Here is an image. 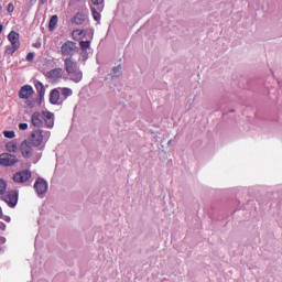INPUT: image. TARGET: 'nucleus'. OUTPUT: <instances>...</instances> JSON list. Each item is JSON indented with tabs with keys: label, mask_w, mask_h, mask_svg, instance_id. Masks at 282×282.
Here are the masks:
<instances>
[{
	"label": "nucleus",
	"mask_w": 282,
	"mask_h": 282,
	"mask_svg": "<svg viewBox=\"0 0 282 282\" xmlns=\"http://www.w3.org/2000/svg\"><path fill=\"white\" fill-rule=\"evenodd\" d=\"M7 10L8 12H14V6L12 3H9Z\"/></svg>",
	"instance_id": "bb28decb"
},
{
	"label": "nucleus",
	"mask_w": 282,
	"mask_h": 282,
	"mask_svg": "<svg viewBox=\"0 0 282 282\" xmlns=\"http://www.w3.org/2000/svg\"><path fill=\"white\" fill-rule=\"evenodd\" d=\"M40 3L43 6V4L47 3V0H40Z\"/></svg>",
	"instance_id": "c85d7f7f"
},
{
	"label": "nucleus",
	"mask_w": 282,
	"mask_h": 282,
	"mask_svg": "<svg viewBox=\"0 0 282 282\" xmlns=\"http://www.w3.org/2000/svg\"><path fill=\"white\" fill-rule=\"evenodd\" d=\"M19 129H21V131H25V129H28V123H20Z\"/></svg>",
	"instance_id": "a878e982"
},
{
	"label": "nucleus",
	"mask_w": 282,
	"mask_h": 282,
	"mask_svg": "<svg viewBox=\"0 0 282 282\" xmlns=\"http://www.w3.org/2000/svg\"><path fill=\"white\" fill-rule=\"evenodd\" d=\"M69 75L72 76V80H74V83H80V80H83V73L79 72L78 68Z\"/></svg>",
	"instance_id": "dca6fc26"
},
{
	"label": "nucleus",
	"mask_w": 282,
	"mask_h": 282,
	"mask_svg": "<svg viewBox=\"0 0 282 282\" xmlns=\"http://www.w3.org/2000/svg\"><path fill=\"white\" fill-rule=\"evenodd\" d=\"M34 94V90L32 89V86H23L20 89V98L28 100V98H30V96H32Z\"/></svg>",
	"instance_id": "9b49d317"
},
{
	"label": "nucleus",
	"mask_w": 282,
	"mask_h": 282,
	"mask_svg": "<svg viewBox=\"0 0 282 282\" xmlns=\"http://www.w3.org/2000/svg\"><path fill=\"white\" fill-rule=\"evenodd\" d=\"M26 61H34V53H29L26 55Z\"/></svg>",
	"instance_id": "cd10ccee"
},
{
	"label": "nucleus",
	"mask_w": 282,
	"mask_h": 282,
	"mask_svg": "<svg viewBox=\"0 0 282 282\" xmlns=\"http://www.w3.org/2000/svg\"><path fill=\"white\" fill-rule=\"evenodd\" d=\"M6 149L9 153H21L23 158L32 156V143L31 142H7Z\"/></svg>",
	"instance_id": "f257e3e1"
},
{
	"label": "nucleus",
	"mask_w": 282,
	"mask_h": 282,
	"mask_svg": "<svg viewBox=\"0 0 282 282\" xmlns=\"http://www.w3.org/2000/svg\"><path fill=\"white\" fill-rule=\"evenodd\" d=\"M1 10H3V8H2L1 4H0V12H1Z\"/></svg>",
	"instance_id": "2f4dec72"
},
{
	"label": "nucleus",
	"mask_w": 282,
	"mask_h": 282,
	"mask_svg": "<svg viewBox=\"0 0 282 282\" xmlns=\"http://www.w3.org/2000/svg\"><path fill=\"white\" fill-rule=\"evenodd\" d=\"M36 91L40 96V98H43L45 96V87L43 86V83L37 82L35 84Z\"/></svg>",
	"instance_id": "f3484780"
},
{
	"label": "nucleus",
	"mask_w": 282,
	"mask_h": 282,
	"mask_svg": "<svg viewBox=\"0 0 282 282\" xmlns=\"http://www.w3.org/2000/svg\"><path fill=\"white\" fill-rule=\"evenodd\" d=\"M2 199L10 206V208H14L19 202V192L11 191L8 194L2 195Z\"/></svg>",
	"instance_id": "39448f33"
},
{
	"label": "nucleus",
	"mask_w": 282,
	"mask_h": 282,
	"mask_svg": "<svg viewBox=\"0 0 282 282\" xmlns=\"http://www.w3.org/2000/svg\"><path fill=\"white\" fill-rule=\"evenodd\" d=\"M122 74V65H118L117 67L112 68L111 76L112 78H118Z\"/></svg>",
	"instance_id": "6ab92c4d"
},
{
	"label": "nucleus",
	"mask_w": 282,
	"mask_h": 282,
	"mask_svg": "<svg viewBox=\"0 0 282 282\" xmlns=\"http://www.w3.org/2000/svg\"><path fill=\"white\" fill-rule=\"evenodd\" d=\"M8 39L11 43V46H7L6 54H12L17 50H19L21 45V42H19V39H20L19 33H17L15 31H11L8 35Z\"/></svg>",
	"instance_id": "f03ea898"
},
{
	"label": "nucleus",
	"mask_w": 282,
	"mask_h": 282,
	"mask_svg": "<svg viewBox=\"0 0 282 282\" xmlns=\"http://www.w3.org/2000/svg\"><path fill=\"white\" fill-rule=\"evenodd\" d=\"M46 77L50 78V80H52L53 83L61 80V78L63 77V68H54L50 70L46 74Z\"/></svg>",
	"instance_id": "9d476101"
},
{
	"label": "nucleus",
	"mask_w": 282,
	"mask_h": 282,
	"mask_svg": "<svg viewBox=\"0 0 282 282\" xmlns=\"http://www.w3.org/2000/svg\"><path fill=\"white\" fill-rule=\"evenodd\" d=\"M6 188H8V184L6 183V181L0 178V195H3V193H6Z\"/></svg>",
	"instance_id": "aec40b11"
},
{
	"label": "nucleus",
	"mask_w": 282,
	"mask_h": 282,
	"mask_svg": "<svg viewBox=\"0 0 282 282\" xmlns=\"http://www.w3.org/2000/svg\"><path fill=\"white\" fill-rule=\"evenodd\" d=\"M32 124H34V127H41V124H43V120H41V112L33 113Z\"/></svg>",
	"instance_id": "2eb2a0df"
},
{
	"label": "nucleus",
	"mask_w": 282,
	"mask_h": 282,
	"mask_svg": "<svg viewBox=\"0 0 282 282\" xmlns=\"http://www.w3.org/2000/svg\"><path fill=\"white\" fill-rule=\"evenodd\" d=\"M59 98H61V93L58 91V89H53L50 95V102L52 105H56Z\"/></svg>",
	"instance_id": "ddd939ff"
},
{
	"label": "nucleus",
	"mask_w": 282,
	"mask_h": 282,
	"mask_svg": "<svg viewBox=\"0 0 282 282\" xmlns=\"http://www.w3.org/2000/svg\"><path fill=\"white\" fill-rule=\"evenodd\" d=\"M85 21H87V15L82 13H77L73 19V23H75V25H83Z\"/></svg>",
	"instance_id": "4468645a"
},
{
	"label": "nucleus",
	"mask_w": 282,
	"mask_h": 282,
	"mask_svg": "<svg viewBox=\"0 0 282 282\" xmlns=\"http://www.w3.org/2000/svg\"><path fill=\"white\" fill-rule=\"evenodd\" d=\"M77 52H78V46L73 41L65 42L61 47L62 56H68L72 58V56H74V54H77Z\"/></svg>",
	"instance_id": "7ed1b4c3"
},
{
	"label": "nucleus",
	"mask_w": 282,
	"mask_h": 282,
	"mask_svg": "<svg viewBox=\"0 0 282 282\" xmlns=\"http://www.w3.org/2000/svg\"><path fill=\"white\" fill-rule=\"evenodd\" d=\"M30 177H32V172H30V170H23L13 175V182L17 184H25Z\"/></svg>",
	"instance_id": "423d86ee"
},
{
	"label": "nucleus",
	"mask_w": 282,
	"mask_h": 282,
	"mask_svg": "<svg viewBox=\"0 0 282 282\" xmlns=\"http://www.w3.org/2000/svg\"><path fill=\"white\" fill-rule=\"evenodd\" d=\"M56 23H58V15H52L48 24V30H51V32L56 28Z\"/></svg>",
	"instance_id": "a211bd4d"
},
{
	"label": "nucleus",
	"mask_w": 282,
	"mask_h": 282,
	"mask_svg": "<svg viewBox=\"0 0 282 282\" xmlns=\"http://www.w3.org/2000/svg\"><path fill=\"white\" fill-rule=\"evenodd\" d=\"M91 3L94 6H102V3H105V0H91Z\"/></svg>",
	"instance_id": "393cba45"
},
{
	"label": "nucleus",
	"mask_w": 282,
	"mask_h": 282,
	"mask_svg": "<svg viewBox=\"0 0 282 282\" xmlns=\"http://www.w3.org/2000/svg\"><path fill=\"white\" fill-rule=\"evenodd\" d=\"M50 135V131L39 129L33 132L32 138L35 142H47Z\"/></svg>",
	"instance_id": "0eeeda50"
},
{
	"label": "nucleus",
	"mask_w": 282,
	"mask_h": 282,
	"mask_svg": "<svg viewBox=\"0 0 282 282\" xmlns=\"http://www.w3.org/2000/svg\"><path fill=\"white\" fill-rule=\"evenodd\" d=\"M19 163V159L17 155L10 153L0 154V164L1 166H14V164Z\"/></svg>",
	"instance_id": "20e7f679"
},
{
	"label": "nucleus",
	"mask_w": 282,
	"mask_h": 282,
	"mask_svg": "<svg viewBox=\"0 0 282 282\" xmlns=\"http://www.w3.org/2000/svg\"><path fill=\"white\" fill-rule=\"evenodd\" d=\"M62 95H63L64 98H67L68 96H72V89L62 88Z\"/></svg>",
	"instance_id": "4be33fe9"
},
{
	"label": "nucleus",
	"mask_w": 282,
	"mask_h": 282,
	"mask_svg": "<svg viewBox=\"0 0 282 282\" xmlns=\"http://www.w3.org/2000/svg\"><path fill=\"white\" fill-rule=\"evenodd\" d=\"M64 65H65V72L67 74H74L78 69V64L74 62V58L72 57H66L64 59Z\"/></svg>",
	"instance_id": "6e6552de"
},
{
	"label": "nucleus",
	"mask_w": 282,
	"mask_h": 282,
	"mask_svg": "<svg viewBox=\"0 0 282 282\" xmlns=\"http://www.w3.org/2000/svg\"><path fill=\"white\" fill-rule=\"evenodd\" d=\"M1 217H3V212H2V209L0 207V219H1Z\"/></svg>",
	"instance_id": "c756f323"
},
{
	"label": "nucleus",
	"mask_w": 282,
	"mask_h": 282,
	"mask_svg": "<svg viewBox=\"0 0 282 282\" xmlns=\"http://www.w3.org/2000/svg\"><path fill=\"white\" fill-rule=\"evenodd\" d=\"M91 12H93V17H94L95 21H99L100 13H98V11H96V9H94V8H91Z\"/></svg>",
	"instance_id": "b1692460"
},
{
	"label": "nucleus",
	"mask_w": 282,
	"mask_h": 282,
	"mask_svg": "<svg viewBox=\"0 0 282 282\" xmlns=\"http://www.w3.org/2000/svg\"><path fill=\"white\" fill-rule=\"evenodd\" d=\"M91 46V42L90 41H82L80 42V47L82 50H89V47Z\"/></svg>",
	"instance_id": "412c9836"
},
{
	"label": "nucleus",
	"mask_w": 282,
	"mask_h": 282,
	"mask_svg": "<svg viewBox=\"0 0 282 282\" xmlns=\"http://www.w3.org/2000/svg\"><path fill=\"white\" fill-rule=\"evenodd\" d=\"M43 120L48 129H52V127H54V113L50 111H44Z\"/></svg>",
	"instance_id": "f8f14e48"
},
{
	"label": "nucleus",
	"mask_w": 282,
	"mask_h": 282,
	"mask_svg": "<svg viewBox=\"0 0 282 282\" xmlns=\"http://www.w3.org/2000/svg\"><path fill=\"white\" fill-rule=\"evenodd\" d=\"M34 189L36 191L37 195H43V193H47V182L43 178H37L34 183Z\"/></svg>",
	"instance_id": "1a4fd4ad"
},
{
	"label": "nucleus",
	"mask_w": 282,
	"mask_h": 282,
	"mask_svg": "<svg viewBox=\"0 0 282 282\" xmlns=\"http://www.w3.org/2000/svg\"><path fill=\"white\" fill-rule=\"evenodd\" d=\"M3 32V25L0 24V34Z\"/></svg>",
	"instance_id": "7c9ffc66"
},
{
	"label": "nucleus",
	"mask_w": 282,
	"mask_h": 282,
	"mask_svg": "<svg viewBox=\"0 0 282 282\" xmlns=\"http://www.w3.org/2000/svg\"><path fill=\"white\" fill-rule=\"evenodd\" d=\"M3 135H4V138H8L9 140H12V138L15 137L14 131H4Z\"/></svg>",
	"instance_id": "5701e85b"
}]
</instances>
